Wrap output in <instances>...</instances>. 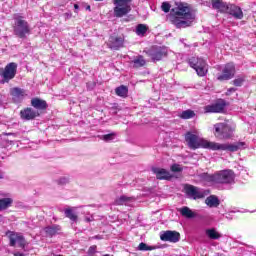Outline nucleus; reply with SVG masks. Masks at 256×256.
<instances>
[{
	"label": "nucleus",
	"instance_id": "37998d69",
	"mask_svg": "<svg viewBox=\"0 0 256 256\" xmlns=\"http://www.w3.org/2000/svg\"><path fill=\"white\" fill-rule=\"evenodd\" d=\"M87 9H91V6H88Z\"/></svg>",
	"mask_w": 256,
	"mask_h": 256
},
{
	"label": "nucleus",
	"instance_id": "393cba45",
	"mask_svg": "<svg viewBox=\"0 0 256 256\" xmlns=\"http://www.w3.org/2000/svg\"><path fill=\"white\" fill-rule=\"evenodd\" d=\"M61 231V228L57 225H52L44 228V233H46L47 237H53V235H57Z\"/></svg>",
	"mask_w": 256,
	"mask_h": 256
},
{
	"label": "nucleus",
	"instance_id": "a878e982",
	"mask_svg": "<svg viewBox=\"0 0 256 256\" xmlns=\"http://www.w3.org/2000/svg\"><path fill=\"white\" fill-rule=\"evenodd\" d=\"M205 203L208 207L213 208V207H219V198L215 195H211L206 198Z\"/></svg>",
	"mask_w": 256,
	"mask_h": 256
},
{
	"label": "nucleus",
	"instance_id": "4468645a",
	"mask_svg": "<svg viewBox=\"0 0 256 256\" xmlns=\"http://www.w3.org/2000/svg\"><path fill=\"white\" fill-rule=\"evenodd\" d=\"M161 241H169L170 243H177L180 239L179 232L176 231H165L160 234Z\"/></svg>",
	"mask_w": 256,
	"mask_h": 256
},
{
	"label": "nucleus",
	"instance_id": "0eeeda50",
	"mask_svg": "<svg viewBox=\"0 0 256 256\" xmlns=\"http://www.w3.org/2000/svg\"><path fill=\"white\" fill-rule=\"evenodd\" d=\"M17 75V63L11 62L5 66V68H0V77H2L1 83H9L11 79H15Z\"/></svg>",
	"mask_w": 256,
	"mask_h": 256
},
{
	"label": "nucleus",
	"instance_id": "9d476101",
	"mask_svg": "<svg viewBox=\"0 0 256 256\" xmlns=\"http://www.w3.org/2000/svg\"><path fill=\"white\" fill-rule=\"evenodd\" d=\"M235 77V64L228 63L222 68V74L217 76L218 81H229Z\"/></svg>",
	"mask_w": 256,
	"mask_h": 256
},
{
	"label": "nucleus",
	"instance_id": "dca6fc26",
	"mask_svg": "<svg viewBox=\"0 0 256 256\" xmlns=\"http://www.w3.org/2000/svg\"><path fill=\"white\" fill-rule=\"evenodd\" d=\"M20 117L23 121H33L35 117H39V112L33 108H25L20 111Z\"/></svg>",
	"mask_w": 256,
	"mask_h": 256
},
{
	"label": "nucleus",
	"instance_id": "f8f14e48",
	"mask_svg": "<svg viewBox=\"0 0 256 256\" xmlns=\"http://www.w3.org/2000/svg\"><path fill=\"white\" fill-rule=\"evenodd\" d=\"M185 191L191 199H203L207 195L205 190L191 185L186 186Z\"/></svg>",
	"mask_w": 256,
	"mask_h": 256
},
{
	"label": "nucleus",
	"instance_id": "f3484780",
	"mask_svg": "<svg viewBox=\"0 0 256 256\" xmlns=\"http://www.w3.org/2000/svg\"><path fill=\"white\" fill-rule=\"evenodd\" d=\"M10 94L15 103H21L27 97V91L21 88H12Z\"/></svg>",
	"mask_w": 256,
	"mask_h": 256
},
{
	"label": "nucleus",
	"instance_id": "7c9ffc66",
	"mask_svg": "<svg viewBox=\"0 0 256 256\" xmlns=\"http://www.w3.org/2000/svg\"><path fill=\"white\" fill-rule=\"evenodd\" d=\"M179 117L181 119H193V117H195V111L185 110L179 115Z\"/></svg>",
	"mask_w": 256,
	"mask_h": 256
},
{
	"label": "nucleus",
	"instance_id": "79ce46f5",
	"mask_svg": "<svg viewBox=\"0 0 256 256\" xmlns=\"http://www.w3.org/2000/svg\"><path fill=\"white\" fill-rule=\"evenodd\" d=\"M0 179H3V175L2 174H0Z\"/></svg>",
	"mask_w": 256,
	"mask_h": 256
},
{
	"label": "nucleus",
	"instance_id": "2eb2a0df",
	"mask_svg": "<svg viewBox=\"0 0 256 256\" xmlns=\"http://www.w3.org/2000/svg\"><path fill=\"white\" fill-rule=\"evenodd\" d=\"M225 110V101L221 100L215 104H210L204 107V113H221Z\"/></svg>",
	"mask_w": 256,
	"mask_h": 256
},
{
	"label": "nucleus",
	"instance_id": "cd10ccee",
	"mask_svg": "<svg viewBox=\"0 0 256 256\" xmlns=\"http://www.w3.org/2000/svg\"><path fill=\"white\" fill-rule=\"evenodd\" d=\"M206 236L208 239H221V233H219L215 228H210L206 230Z\"/></svg>",
	"mask_w": 256,
	"mask_h": 256
},
{
	"label": "nucleus",
	"instance_id": "a211bd4d",
	"mask_svg": "<svg viewBox=\"0 0 256 256\" xmlns=\"http://www.w3.org/2000/svg\"><path fill=\"white\" fill-rule=\"evenodd\" d=\"M225 13L232 15L234 19H243V10L236 5L228 4V9Z\"/></svg>",
	"mask_w": 256,
	"mask_h": 256
},
{
	"label": "nucleus",
	"instance_id": "20e7f679",
	"mask_svg": "<svg viewBox=\"0 0 256 256\" xmlns=\"http://www.w3.org/2000/svg\"><path fill=\"white\" fill-rule=\"evenodd\" d=\"M235 124L225 121L214 124V136L216 139H231L235 133Z\"/></svg>",
	"mask_w": 256,
	"mask_h": 256
},
{
	"label": "nucleus",
	"instance_id": "5701e85b",
	"mask_svg": "<svg viewBox=\"0 0 256 256\" xmlns=\"http://www.w3.org/2000/svg\"><path fill=\"white\" fill-rule=\"evenodd\" d=\"M147 61L141 55L134 57V59L130 62V65L135 69H139V67H145Z\"/></svg>",
	"mask_w": 256,
	"mask_h": 256
},
{
	"label": "nucleus",
	"instance_id": "ddd939ff",
	"mask_svg": "<svg viewBox=\"0 0 256 256\" xmlns=\"http://www.w3.org/2000/svg\"><path fill=\"white\" fill-rule=\"evenodd\" d=\"M13 205V198H11V194L7 192H0V212L6 211Z\"/></svg>",
	"mask_w": 256,
	"mask_h": 256
},
{
	"label": "nucleus",
	"instance_id": "f704fd0d",
	"mask_svg": "<svg viewBox=\"0 0 256 256\" xmlns=\"http://www.w3.org/2000/svg\"><path fill=\"white\" fill-rule=\"evenodd\" d=\"M244 82H245V77H243V76H238V77L233 81L235 87H241V85H243Z\"/></svg>",
	"mask_w": 256,
	"mask_h": 256
},
{
	"label": "nucleus",
	"instance_id": "473e14b6",
	"mask_svg": "<svg viewBox=\"0 0 256 256\" xmlns=\"http://www.w3.org/2000/svg\"><path fill=\"white\" fill-rule=\"evenodd\" d=\"M116 134L115 133H110V134H105L100 136V139L102 141H106V143H109V141H113V139H115Z\"/></svg>",
	"mask_w": 256,
	"mask_h": 256
},
{
	"label": "nucleus",
	"instance_id": "4be33fe9",
	"mask_svg": "<svg viewBox=\"0 0 256 256\" xmlns=\"http://www.w3.org/2000/svg\"><path fill=\"white\" fill-rule=\"evenodd\" d=\"M213 9H218L221 13H226L229 9V4L223 2L222 0H212Z\"/></svg>",
	"mask_w": 256,
	"mask_h": 256
},
{
	"label": "nucleus",
	"instance_id": "a19ab883",
	"mask_svg": "<svg viewBox=\"0 0 256 256\" xmlns=\"http://www.w3.org/2000/svg\"><path fill=\"white\" fill-rule=\"evenodd\" d=\"M74 9L77 11V9H79V5L75 4Z\"/></svg>",
	"mask_w": 256,
	"mask_h": 256
},
{
	"label": "nucleus",
	"instance_id": "2f4dec72",
	"mask_svg": "<svg viewBox=\"0 0 256 256\" xmlns=\"http://www.w3.org/2000/svg\"><path fill=\"white\" fill-rule=\"evenodd\" d=\"M64 213H65V216L68 217V219H70L71 221H77V216L75 212H73V210L66 209Z\"/></svg>",
	"mask_w": 256,
	"mask_h": 256
},
{
	"label": "nucleus",
	"instance_id": "7ed1b4c3",
	"mask_svg": "<svg viewBox=\"0 0 256 256\" xmlns=\"http://www.w3.org/2000/svg\"><path fill=\"white\" fill-rule=\"evenodd\" d=\"M204 179L211 184L231 185L235 183V173L232 170H221L212 175L206 174Z\"/></svg>",
	"mask_w": 256,
	"mask_h": 256
},
{
	"label": "nucleus",
	"instance_id": "aec40b11",
	"mask_svg": "<svg viewBox=\"0 0 256 256\" xmlns=\"http://www.w3.org/2000/svg\"><path fill=\"white\" fill-rule=\"evenodd\" d=\"M152 171L154 175H156L157 179L163 180V179H171V173L169 171L163 169V168H152Z\"/></svg>",
	"mask_w": 256,
	"mask_h": 256
},
{
	"label": "nucleus",
	"instance_id": "1a4fd4ad",
	"mask_svg": "<svg viewBox=\"0 0 256 256\" xmlns=\"http://www.w3.org/2000/svg\"><path fill=\"white\" fill-rule=\"evenodd\" d=\"M148 56L155 63L156 61H161L164 57H167V48L161 46H154L148 50Z\"/></svg>",
	"mask_w": 256,
	"mask_h": 256
},
{
	"label": "nucleus",
	"instance_id": "b1692460",
	"mask_svg": "<svg viewBox=\"0 0 256 256\" xmlns=\"http://www.w3.org/2000/svg\"><path fill=\"white\" fill-rule=\"evenodd\" d=\"M31 105L32 107H34V109H38L40 111H43V109H47V102L39 98H33L31 100Z\"/></svg>",
	"mask_w": 256,
	"mask_h": 256
},
{
	"label": "nucleus",
	"instance_id": "423d86ee",
	"mask_svg": "<svg viewBox=\"0 0 256 256\" xmlns=\"http://www.w3.org/2000/svg\"><path fill=\"white\" fill-rule=\"evenodd\" d=\"M189 65L192 67V69L196 70V73L199 75V77H205L207 75L209 67L203 58L192 57L189 59Z\"/></svg>",
	"mask_w": 256,
	"mask_h": 256
},
{
	"label": "nucleus",
	"instance_id": "c756f323",
	"mask_svg": "<svg viewBox=\"0 0 256 256\" xmlns=\"http://www.w3.org/2000/svg\"><path fill=\"white\" fill-rule=\"evenodd\" d=\"M115 93L116 95H118V97H127V93H129V89L127 88V86L121 85L120 87H117L115 89Z\"/></svg>",
	"mask_w": 256,
	"mask_h": 256
},
{
	"label": "nucleus",
	"instance_id": "c03bdc74",
	"mask_svg": "<svg viewBox=\"0 0 256 256\" xmlns=\"http://www.w3.org/2000/svg\"><path fill=\"white\" fill-rule=\"evenodd\" d=\"M87 221H91L89 218H87Z\"/></svg>",
	"mask_w": 256,
	"mask_h": 256
},
{
	"label": "nucleus",
	"instance_id": "412c9836",
	"mask_svg": "<svg viewBox=\"0 0 256 256\" xmlns=\"http://www.w3.org/2000/svg\"><path fill=\"white\" fill-rule=\"evenodd\" d=\"M135 203V197H128V196H120L115 200L116 205H128V207H131Z\"/></svg>",
	"mask_w": 256,
	"mask_h": 256
},
{
	"label": "nucleus",
	"instance_id": "c85d7f7f",
	"mask_svg": "<svg viewBox=\"0 0 256 256\" xmlns=\"http://www.w3.org/2000/svg\"><path fill=\"white\" fill-rule=\"evenodd\" d=\"M147 31H149V27L145 24H138L136 26V35H138V37H145V34L147 33Z\"/></svg>",
	"mask_w": 256,
	"mask_h": 256
},
{
	"label": "nucleus",
	"instance_id": "6e6552de",
	"mask_svg": "<svg viewBox=\"0 0 256 256\" xmlns=\"http://www.w3.org/2000/svg\"><path fill=\"white\" fill-rule=\"evenodd\" d=\"M115 17H124L131 11V0H113Z\"/></svg>",
	"mask_w": 256,
	"mask_h": 256
},
{
	"label": "nucleus",
	"instance_id": "9b49d317",
	"mask_svg": "<svg viewBox=\"0 0 256 256\" xmlns=\"http://www.w3.org/2000/svg\"><path fill=\"white\" fill-rule=\"evenodd\" d=\"M6 235L10 241V247H15V245L18 247H25V238L23 235L13 231L6 232Z\"/></svg>",
	"mask_w": 256,
	"mask_h": 256
},
{
	"label": "nucleus",
	"instance_id": "e433bc0d",
	"mask_svg": "<svg viewBox=\"0 0 256 256\" xmlns=\"http://www.w3.org/2000/svg\"><path fill=\"white\" fill-rule=\"evenodd\" d=\"M171 171H173V173H179L182 171L181 165L179 164H174L171 166Z\"/></svg>",
	"mask_w": 256,
	"mask_h": 256
},
{
	"label": "nucleus",
	"instance_id": "72a5a7b5",
	"mask_svg": "<svg viewBox=\"0 0 256 256\" xmlns=\"http://www.w3.org/2000/svg\"><path fill=\"white\" fill-rule=\"evenodd\" d=\"M139 251H153L155 247L153 246H148L147 244L141 242L138 246Z\"/></svg>",
	"mask_w": 256,
	"mask_h": 256
},
{
	"label": "nucleus",
	"instance_id": "6ab92c4d",
	"mask_svg": "<svg viewBox=\"0 0 256 256\" xmlns=\"http://www.w3.org/2000/svg\"><path fill=\"white\" fill-rule=\"evenodd\" d=\"M123 43H125V38L121 36H111L109 39V47L110 49H121L123 47Z\"/></svg>",
	"mask_w": 256,
	"mask_h": 256
},
{
	"label": "nucleus",
	"instance_id": "bb28decb",
	"mask_svg": "<svg viewBox=\"0 0 256 256\" xmlns=\"http://www.w3.org/2000/svg\"><path fill=\"white\" fill-rule=\"evenodd\" d=\"M179 212L180 215H182V217H186V219H193V217H195V213L187 206L180 208Z\"/></svg>",
	"mask_w": 256,
	"mask_h": 256
},
{
	"label": "nucleus",
	"instance_id": "c9c22d12",
	"mask_svg": "<svg viewBox=\"0 0 256 256\" xmlns=\"http://www.w3.org/2000/svg\"><path fill=\"white\" fill-rule=\"evenodd\" d=\"M161 9L162 11H164V13H169V11H171V4H169L168 2H163L161 5Z\"/></svg>",
	"mask_w": 256,
	"mask_h": 256
},
{
	"label": "nucleus",
	"instance_id": "4c0bfd02",
	"mask_svg": "<svg viewBox=\"0 0 256 256\" xmlns=\"http://www.w3.org/2000/svg\"><path fill=\"white\" fill-rule=\"evenodd\" d=\"M95 253H97V246L93 245L88 249V255L93 256L95 255Z\"/></svg>",
	"mask_w": 256,
	"mask_h": 256
},
{
	"label": "nucleus",
	"instance_id": "ea45409f",
	"mask_svg": "<svg viewBox=\"0 0 256 256\" xmlns=\"http://www.w3.org/2000/svg\"><path fill=\"white\" fill-rule=\"evenodd\" d=\"M236 89L235 88H230L227 91V95H231L232 93H235Z\"/></svg>",
	"mask_w": 256,
	"mask_h": 256
},
{
	"label": "nucleus",
	"instance_id": "f03ea898",
	"mask_svg": "<svg viewBox=\"0 0 256 256\" xmlns=\"http://www.w3.org/2000/svg\"><path fill=\"white\" fill-rule=\"evenodd\" d=\"M171 21L178 29H185L195 21V14L191 12V8L187 4L181 3L178 7L172 9Z\"/></svg>",
	"mask_w": 256,
	"mask_h": 256
},
{
	"label": "nucleus",
	"instance_id": "39448f33",
	"mask_svg": "<svg viewBox=\"0 0 256 256\" xmlns=\"http://www.w3.org/2000/svg\"><path fill=\"white\" fill-rule=\"evenodd\" d=\"M14 33L17 37H20V39H25V37L31 33L29 23L23 20V17L18 15L15 16Z\"/></svg>",
	"mask_w": 256,
	"mask_h": 256
},
{
	"label": "nucleus",
	"instance_id": "f257e3e1",
	"mask_svg": "<svg viewBox=\"0 0 256 256\" xmlns=\"http://www.w3.org/2000/svg\"><path fill=\"white\" fill-rule=\"evenodd\" d=\"M185 141L189 149H210V151H239V149H245V142H237L235 144H221L217 142H211L203 138L201 131L197 128H193L185 134Z\"/></svg>",
	"mask_w": 256,
	"mask_h": 256
},
{
	"label": "nucleus",
	"instance_id": "58836bf2",
	"mask_svg": "<svg viewBox=\"0 0 256 256\" xmlns=\"http://www.w3.org/2000/svg\"><path fill=\"white\" fill-rule=\"evenodd\" d=\"M68 179L66 177H62L59 179V183L60 185H65V183H68Z\"/></svg>",
	"mask_w": 256,
	"mask_h": 256
}]
</instances>
